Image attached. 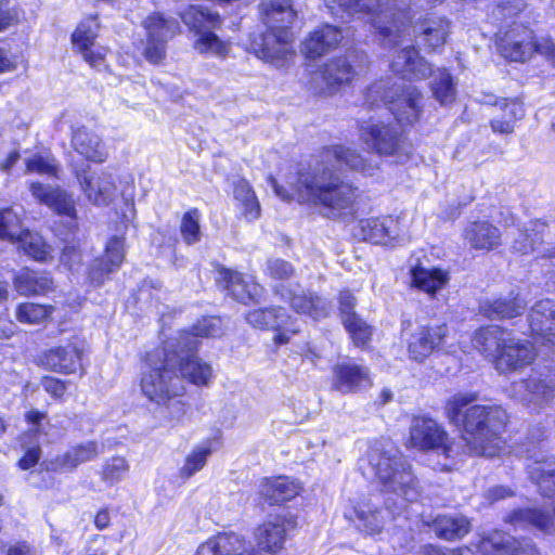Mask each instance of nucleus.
<instances>
[{"label":"nucleus","mask_w":555,"mask_h":555,"mask_svg":"<svg viewBox=\"0 0 555 555\" xmlns=\"http://www.w3.org/2000/svg\"><path fill=\"white\" fill-rule=\"evenodd\" d=\"M476 401V393H455L447 400L444 413L452 424L465 431L462 436L465 443L463 452L492 457L504 447L501 433L506 425L507 413L501 406L475 404Z\"/></svg>","instance_id":"obj_1"},{"label":"nucleus","mask_w":555,"mask_h":555,"mask_svg":"<svg viewBox=\"0 0 555 555\" xmlns=\"http://www.w3.org/2000/svg\"><path fill=\"white\" fill-rule=\"evenodd\" d=\"M274 193L282 199L297 198L300 203L320 207L328 218H338L352 211L358 190L343 181L330 167L317 166L311 171H298L287 181L289 190L281 186L273 177L268 179Z\"/></svg>","instance_id":"obj_2"},{"label":"nucleus","mask_w":555,"mask_h":555,"mask_svg":"<svg viewBox=\"0 0 555 555\" xmlns=\"http://www.w3.org/2000/svg\"><path fill=\"white\" fill-rule=\"evenodd\" d=\"M221 321L209 317L199 320L191 331H183L178 337L170 338L166 345L171 357L177 358V373L185 380L196 386H208L214 377L209 363L195 357L198 337H216L221 335Z\"/></svg>","instance_id":"obj_3"},{"label":"nucleus","mask_w":555,"mask_h":555,"mask_svg":"<svg viewBox=\"0 0 555 555\" xmlns=\"http://www.w3.org/2000/svg\"><path fill=\"white\" fill-rule=\"evenodd\" d=\"M367 462L384 488L406 502L420 496V486L411 465L388 440L375 441L367 451Z\"/></svg>","instance_id":"obj_4"},{"label":"nucleus","mask_w":555,"mask_h":555,"mask_svg":"<svg viewBox=\"0 0 555 555\" xmlns=\"http://www.w3.org/2000/svg\"><path fill=\"white\" fill-rule=\"evenodd\" d=\"M524 8L522 0H504L492 11L494 22L506 24L498 33V48L503 57L513 62H525L534 53H539L542 37H535L525 25L508 18L515 17Z\"/></svg>","instance_id":"obj_5"},{"label":"nucleus","mask_w":555,"mask_h":555,"mask_svg":"<svg viewBox=\"0 0 555 555\" xmlns=\"http://www.w3.org/2000/svg\"><path fill=\"white\" fill-rule=\"evenodd\" d=\"M141 390L147 399L156 403H165L185 393V385L177 373V358L169 354L166 344L146 354Z\"/></svg>","instance_id":"obj_6"},{"label":"nucleus","mask_w":555,"mask_h":555,"mask_svg":"<svg viewBox=\"0 0 555 555\" xmlns=\"http://www.w3.org/2000/svg\"><path fill=\"white\" fill-rule=\"evenodd\" d=\"M423 94L411 85L380 80L373 83L366 93V102L374 106L383 102L398 122L412 125L423 111Z\"/></svg>","instance_id":"obj_7"},{"label":"nucleus","mask_w":555,"mask_h":555,"mask_svg":"<svg viewBox=\"0 0 555 555\" xmlns=\"http://www.w3.org/2000/svg\"><path fill=\"white\" fill-rule=\"evenodd\" d=\"M182 22L197 35L194 48L199 53L225 57L229 53V44L222 41L215 33L206 28H216L221 24L218 12L201 5H190L181 13Z\"/></svg>","instance_id":"obj_8"},{"label":"nucleus","mask_w":555,"mask_h":555,"mask_svg":"<svg viewBox=\"0 0 555 555\" xmlns=\"http://www.w3.org/2000/svg\"><path fill=\"white\" fill-rule=\"evenodd\" d=\"M333 2L348 15L359 13L364 9L372 12L374 14L372 24L383 37V46L397 47L404 42L401 33L405 29H402L398 23L401 22V17H405V13L400 10L395 11V2L382 3L378 1L376 8L366 7L362 0H333Z\"/></svg>","instance_id":"obj_9"},{"label":"nucleus","mask_w":555,"mask_h":555,"mask_svg":"<svg viewBox=\"0 0 555 555\" xmlns=\"http://www.w3.org/2000/svg\"><path fill=\"white\" fill-rule=\"evenodd\" d=\"M359 131L362 142L380 156H393L402 160L412 152L411 143L391 125L370 120L363 122Z\"/></svg>","instance_id":"obj_10"},{"label":"nucleus","mask_w":555,"mask_h":555,"mask_svg":"<svg viewBox=\"0 0 555 555\" xmlns=\"http://www.w3.org/2000/svg\"><path fill=\"white\" fill-rule=\"evenodd\" d=\"M293 41L294 36L289 29H280L279 31L267 29L264 33L250 37L248 49L263 62L282 67L295 57Z\"/></svg>","instance_id":"obj_11"},{"label":"nucleus","mask_w":555,"mask_h":555,"mask_svg":"<svg viewBox=\"0 0 555 555\" xmlns=\"http://www.w3.org/2000/svg\"><path fill=\"white\" fill-rule=\"evenodd\" d=\"M75 177L86 199L94 206L107 207L118 194L116 177L107 169H76Z\"/></svg>","instance_id":"obj_12"},{"label":"nucleus","mask_w":555,"mask_h":555,"mask_svg":"<svg viewBox=\"0 0 555 555\" xmlns=\"http://www.w3.org/2000/svg\"><path fill=\"white\" fill-rule=\"evenodd\" d=\"M410 443L412 447L442 453L446 457L459 455L457 446L450 442L446 430L433 418L415 417L410 428Z\"/></svg>","instance_id":"obj_13"},{"label":"nucleus","mask_w":555,"mask_h":555,"mask_svg":"<svg viewBox=\"0 0 555 555\" xmlns=\"http://www.w3.org/2000/svg\"><path fill=\"white\" fill-rule=\"evenodd\" d=\"M143 27L146 31L143 55L150 63L158 64L166 55L167 41L180 30L179 22L154 12L143 21Z\"/></svg>","instance_id":"obj_14"},{"label":"nucleus","mask_w":555,"mask_h":555,"mask_svg":"<svg viewBox=\"0 0 555 555\" xmlns=\"http://www.w3.org/2000/svg\"><path fill=\"white\" fill-rule=\"evenodd\" d=\"M511 392L515 399L532 410H540L555 397V373H535L527 379L513 383Z\"/></svg>","instance_id":"obj_15"},{"label":"nucleus","mask_w":555,"mask_h":555,"mask_svg":"<svg viewBox=\"0 0 555 555\" xmlns=\"http://www.w3.org/2000/svg\"><path fill=\"white\" fill-rule=\"evenodd\" d=\"M245 319L255 328L278 331L274 341L280 345L288 343V333L299 332L298 320L288 315L281 307L255 309L249 311Z\"/></svg>","instance_id":"obj_16"},{"label":"nucleus","mask_w":555,"mask_h":555,"mask_svg":"<svg viewBox=\"0 0 555 555\" xmlns=\"http://www.w3.org/2000/svg\"><path fill=\"white\" fill-rule=\"evenodd\" d=\"M448 332L446 323L417 325L406 338L409 358L415 362H424L444 345Z\"/></svg>","instance_id":"obj_17"},{"label":"nucleus","mask_w":555,"mask_h":555,"mask_svg":"<svg viewBox=\"0 0 555 555\" xmlns=\"http://www.w3.org/2000/svg\"><path fill=\"white\" fill-rule=\"evenodd\" d=\"M360 231L363 240L382 245L403 240L405 232L401 218L393 216L361 220Z\"/></svg>","instance_id":"obj_18"},{"label":"nucleus","mask_w":555,"mask_h":555,"mask_svg":"<svg viewBox=\"0 0 555 555\" xmlns=\"http://www.w3.org/2000/svg\"><path fill=\"white\" fill-rule=\"evenodd\" d=\"M296 527V520L291 515L270 516L258 527L256 537L258 544L267 552L275 553L283 548L287 535Z\"/></svg>","instance_id":"obj_19"},{"label":"nucleus","mask_w":555,"mask_h":555,"mask_svg":"<svg viewBox=\"0 0 555 555\" xmlns=\"http://www.w3.org/2000/svg\"><path fill=\"white\" fill-rule=\"evenodd\" d=\"M534 358L535 351L531 343L511 335L494 360V365L499 372L508 373L531 364Z\"/></svg>","instance_id":"obj_20"},{"label":"nucleus","mask_w":555,"mask_h":555,"mask_svg":"<svg viewBox=\"0 0 555 555\" xmlns=\"http://www.w3.org/2000/svg\"><path fill=\"white\" fill-rule=\"evenodd\" d=\"M371 385L367 367L350 360L339 362L332 369V388L344 395L352 393Z\"/></svg>","instance_id":"obj_21"},{"label":"nucleus","mask_w":555,"mask_h":555,"mask_svg":"<svg viewBox=\"0 0 555 555\" xmlns=\"http://www.w3.org/2000/svg\"><path fill=\"white\" fill-rule=\"evenodd\" d=\"M275 294L280 295L284 301L289 302L296 313L307 314L314 320L325 318L331 309L327 300L314 293L306 294L282 285L275 288Z\"/></svg>","instance_id":"obj_22"},{"label":"nucleus","mask_w":555,"mask_h":555,"mask_svg":"<svg viewBox=\"0 0 555 555\" xmlns=\"http://www.w3.org/2000/svg\"><path fill=\"white\" fill-rule=\"evenodd\" d=\"M101 453L102 449L96 441H85L56 455L49 461L47 468L55 473H69L83 463L94 461Z\"/></svg>","instance_id":"obj_23"},{"label":"nucleus","mask_w":555,"mask_h":555,"mask_svg":"<svg viewBox=\"0 0 555 555\" xmlns=\"http://www.w3.org/2000/svg\"><path fill=\"white\" fill-rule=\"evenodd\" d=\"M29 191L40 204H44L60 216L76 220V202L73 195L68 194L66 191L39 182H31L29 184Z\"/></svg>","instance_id":"obj_24"},{"label":"nucleus","mask_w":555,"mask_h":555,"mask_svg":"<svg viewBox=\"0 0 555 555\" xmlns=\"http://www.w3.org/2000/svg\"><path fill=\"white\" fill-rule=\"evenodd\" d=\"M124 258V240L118 236L112 237L106 244L104 256L94 259L88 272L89 280L95 285H102L109 273L121 266Z\"/></svg>","instance_id":"obj_25"},{"label":"nucleus","mask_w":555,"mask_h":555,"mask_svg":"<svg viewBox=\"0 0 555 555\" xmlns=\"http://www.w3.org/2000/svg\"><path fill=\"white\" fill-rule=\"evenodd\" d=\"M82 350L75 344L51 348L40 357L41 364L51 371L72 374L81 367Z\"/></svg>","instance_id":"obj_26"},{"label":"nucleus","mask_w":555,"mask_h":555,"mask_svg":"<svg viewBox=\"0 0 555 555\" xmlns=\"http://www.w3.org/2000/svg\"><path fill=\"white\" fill-rule=\"evenodd\" d=\"M391 70L405 79H424L431 73L430 65L420 57L417 50L406 46L393 55Z\"/></svg>","instance_id":"obj_27"},{"label":"nucleus","mask_w":555,"mask_h":555,"mask_svg":"<svg viewBox=\"0 0 555 555\" xmlns=\"http://www.w3.org/2000/svg\"><path fill=\"white\" fill-rule=\"evenodd\" d=\"M482 555H535V548L528 542L521 543L515 538L494 531L483 538L479 544Z\"/></svg>","instance_id":"obj_28"},{"label":"nucleus","mask_w":555,"mask_h":555,"mask_svg":"<svg viewBox=\"0 0 555 555\" xmlns=\"http://www.w3.org/2000/svg\"><path fill=\"white\" fill-rule=\"evenodd\" d=\"M341 40V34L338 28L331 25L311 31L301 43V53L306 59L317 60L330 50L335 48Z\"/></svg>","instance_id":"obj_29"},{"label":"nucleus","mask_w":555,"mask_h":555,"mask_svg":"<svg viewBox=\"0 0 555 555\" xmlns=\"http://www.w3.org/2000/svg\"><path fill=\"white\" fill-rule=\"evenodd\" d=\"M72 146L87 160L102 164L108 157V152L102 139L86 127L73 129Z\"/></svg>","instance_id":"obj_30"},{"label":"nucleus","mask_w":555,"mask_h":555,"mask_svg":"<svg viewBox=\"0 0 555 555\" xmlns=\"http://www.w3.org/2000/svg\"><path fill=\"white\" fill-rule=\"evenodd\" d=\"M412 286L429 295L431 298L449 284V271L441 268H427L421 263L410 270Z\"/></svg>","instance_id":"obj_31"},{"label":"nucleus","mask_w":555,"mask_h":555,"mask_svg":"<svg viewBox=\"0 0 555 555\" xmlns=\"http://www.w3.org/2000/svg\"><path fill=\"white\" fill-rule=\"evenodd\" d=\"M464 238L474 249L492 250L501 245L500 230L486 220L470 222L464 230Z\"/></svg>","instance_id":"obj_32"},{"label":"nucleus","mask_w":555,"mask_h":555,"mask_svg":"<svg viewBox=\"0 0 555 555\" xmlns=\"http://www.w3.org/2000/svg\"><path fill=\"white\" fill-rule=\"evenodd\" d=\"M263 23L267 29L279 31L289 29L296 18V12L289 0H268L261 3Z\"/></svg>","instance_id":"obj_33"},{"label":"nucleus","mask_w":555,"mask_h":555,"mask_svg":"<svg viewBox=\"0 0 555 555\" xmlns=\"http://www.w3.org/2000/svg\"><path fill=\"white\" fill-rule=\"evenodd\" d=\"M327 162L334 159L339 166H346L366 176H373L378 169V163L372 158L364 159L356 150L343 145L328 149L324 155Z\"/></svg>","instance_id":"obj_34"},{"label":"nucleus","mask_w":555,"mask_h":555,"mask_svg":"<svg viewBox=\"0 0 555 555\" xmlns=\"http://www.w3.org/2000/svg\"><path fill=\"white\" fill-rule=\"evenodd\" d=\"M356 55H348L333 59L328 62L320 77L324 80L328 91H333L337 86L350 82L358 73V65L353 64Z\"/></svg>","instance_id":"obj_35"},{"label":"nucleus","mask_w":555,"mask_h":555,"mask_svg":"<svg viewBox=\"0 0 555 555\" xmlns=\"http://www.w3.org/2000/svg\"><path fill=\"white\" fill-rule=\"evenodd\" d=\"M530 479L545 498L555 495V459L552 456L531 460L527 464Z\"/></svg>","instance_id":"obj_36"},{"label":"nucleus","mask_w":555,"mask_h":555,"mask_svg":"<svg viewBox=\"0 0 555 555\" xmlns=\"http://www.w3.org/2000/svg\"><path fill=\"white\" fill-rule=\"evenodd\" d=\"M245 548V540L241 535L223 532L202 543L195 555H238Z\"/></svg>","instance_id":"obj_37"},{"label":"nucleus","mask_w":555,"mask_h":555,"mask_svg":"<svg viewBox=\"0 0 555 555\" xmlns=\"http://www.w3.org/2000/svg\"><path fill=\"white\" fill-rule=\"evenodd\" d=\"M512 334L498 325L479 328L473 339L474 347L493 362Z\"/></svg>","instance_id":"obj_38"},{"label":"nucleus","mask_w":555,"mask_h":555,"mask_svg":"<svg viewBox=\"0 0 555 555\" xmlns=\"http://www.w3.org/2000/svg\"><path fill=\"white\" fill-rule=\"evenodd\" d=\"M219 274L229 294L240 302L246 304L261 294V286L251 279L244 278L240 272L224 269Z\"/></svg>","instance_id":"obj_39"},{"label":"nucleus","mask_w":555,"mask_h":555,"mask_svg":"<svg viewBox=\"0 0 555 555\" xmlns=\"http://www.w3.org/2000/svg\"><path fill=\"white\" fill-rule=\"evenodd\" d=\"M507 521L518 527L532 526L545 532L555 531V499L552 513L539 508H522L513 512Z\"/></svg>","instance_id":"obj_40"},{"label":"nucleus","mask_w":555,"mask_h":555,"mask_svg":"<svg viewBox=\"0 0 555 555\" xmlns=\"http://www.w3.org/2000/svg\"><path fill=\"white\" fill-rule=\"evenodd\" d=\"M349 518L356 522L358 529L369 535L380 533L385 525L383 511L371 502L357 504Z\"/></svg>","instance_id":"obj_41"},{"label":"nucleus","mask_w":555,"mask_h":555,"mask_svg":"<svg viewBox=\"0 0 555 555\" xmlns=\"http://www.w3.org/2000/svg\"><path fill=\"white\" fill-rule=\"evenodd\" d=\"M300 487L286 476L266 478L259 486L260 494L271 504H278L295 498Z\"/></svg>","instance_id":"obj_42"},{"label":"nucleus","mask_w":555,"mask_h":555,"mask_svg":"<svg viewBox=\"0 0 555 555\" xmlns=\"http://www.w3.org/2000/svg\"><path fill=\"white\" fill-rule=\"evenodd\" d=\"M545 230V221L531 220L522 229H518L512 245L513 250L520 255L537 254L539 256V246Z\"/></svg>","instance_id":"obj_43"},{"label":"nucleus","mask_w":555,"mask_h":555,"mask_svg":"<svg viewBox=\"0 0 555 555\" xmlns=\"http://www.w3.org/2000/svg\"><path fill=\"white\" fill-rule=\"evenodd\" d=\"M14 287L23 296L41 295L53 288V281L46 272L23 270L14 278Z\"/></svg>","instance_id":"obj_44"},{"label":"nucleus","mask_w":555,"mask_h":555,"mask_svg":"<svg viewBox=\"0 0 555 555\" xmlns=\"http://www.w3.org/2000/svg\"><path fill=\"white\" fill-rule=\"evenodd\" d=\"M525 308V301L518 297L487 299L480 304L481 313L489 319L514 318L522 313Z\"/></svg>","instance_id":"obj_45"},{"label":"nucleus","mask_w":555,"mask_h":555,"mask_svg":"<svg viewBox=\"0 0 555 555\" xmlns=\"http://www.w3.org/2000/svg\"><path fill=\"white\" fill-rule=\"evenodd\" d=\"M469 519L463 515H440L434 520V530L444 540L461 539L470 531Z\"/></svg>","instance_id":"obj_46"},{"label":"nucleus","mask_w":555,"mask_h":555,"mask_svg":"<svg viewBox=\"0 0 555 555\" xmlns=\"http://www.w3.org/2000/svg\"><path fill=\"white\" fill-rule=\"evenodd\" d=\"M449 31V21L442 17H429L422 23L418 37L427 48L436 50L446 43Z\"/></svg>","instance_id":"obj_47"},{"label":"nucleus","mask_w":555,"mask_h":555,"mask_svg":"<svg viewBox=\"0 0 555 555\" xmlns=\"http://www.w3.org/2000/svg\"><path fill=\"white\" fill-rule=\"evenodd\" d=\"M233 194L238 209L247 220L253 221L259 218L261 211L260 204L247 180H237L234 183Z\"/></svg>","instance_id":"obj_48"},{"label":"nucleus","mask_w":555,"mask_h":555,"mask_svg":"<svg viewBox=\"0 0 555 555\" xmlns=\"http://www.w3.org/2000/svg\"><path fill=\"white\" fill-rule=\"evenodd\" d=\"M501 116H495L491 120L492 130L504 134L512 133L516 121L524 117L525 109L517 101H505L501 104Z\"/></svg>","instance_id":"obj_49"},{"label":"nucleus","mask_w":555,"mask_h":555,"mask_svg":"<svg viewBox=\"0 0 555 555\" xmlns=\"http://www.w3.org/2000/svg\"><path fill=\"white\" fill-rule=\"evenodd\" d=\"M14 244L17 248L23 250L24 254L38 261H46L51 258L52 248L46 243L43 237L37 233H31L28 230L20 237Z\"/></svg>","instance_id":"obj_50"},{"label":"nucleus","mask_w":555,"mask_h":555,"mask_svg":"<svg viewBox=\"0 0 555 555\" xmlns=\"http://www.w3.org/2000/svg\"><path fill=\"white\" fill-rule=\"evenodd\" d=\"M211 453L212 448L209 441L194 447L185 456L183 465L179 469L180 476L182 478H190L201 472L205 467Z\"/></svg>","instance_id":"obj_51"},{"label":"nucleus","mask_w":555,"mask_h":555,"mask_svg":"<svg viewBox=\"0 0 555 555\" xmlns=\"http://www.w3.org/2000/svg\"><path fill=\"white\" fill-rule=\"evenodd\" d=\"M430 89L434 98L442 105L452 103L455 100V87L452 77L444 69H439L434 74Z\"/></svg>","instance_id":"obj_52"},{"label":"nucleus","mask_w":555,"mask_h":555,"mask_svg":"<svg viewBox=\"0 0 555 555\" xmlns=\"http://www.w3.org/2000/svg\"><path fill=\"white\" fill-rule=\"evenodd\" d=\"M99 24L95 17L82 21L72 35V42L80 53L89 50L98 37Z\"/></svg>","instance_id":"obj_53"},{"label":"nucleus","mask_w":555,"mask_h":555,"mask_svg":"<svg viewBox=\"0 0 555 555\" xmlns=\"http://www.w3.org/2000/svg\"><path fill=\"white\" fill-rule=\"evenodd\" d=\"M26 230L21 227V219L11 208L0 210V238L15 243Z\"/></svg>","instance_id":"obj_54"},{"label":"nucleus","mask_w":555,"mask_h":555,"mask_svg":"<svg viewBox=\"0 0 555 555\" xmlns=\"http://www.w3.org/2000/svg\"><path fill=\"white\" fill-rule=\"evenodd\" d=\"M52 312L51 306H43L34 302L21 304L16 308L15 317L18 322L25 324H40L44 322Z\"/></svg>","instance_id":"obj_55"},{"label":"nucleus","mask_w":555,"mask_h":555,"mask_svg":"<svg viewBox=\"0 0 555 555\" xmlns=\"http://www.w3.org/2000/svg\"><path fill=\"white\" fill-rule=\"evenodd\" d=\"M199 220L201 212L196 208L190 209L182 216L180 232L188 245L198 243L202 238Z\"/></svg>","instance_id":"obj_56"},{"label":"nucleus","mask_w":555,"mask_h":555,"mask_svg":"<svg viewBox=\"0 0 555 555\" xmlns=\"http://www.w3.org/2000/svg\"><path fill=\"white\" fill-rule=\"evenodd\" d=\"M555 320V305L546 299L538 301L530 310L529 325L531 331H541L543 324Z\"/></svg>","instance_id":"obj_57"},{"label":"nucleus","mask_w":555,"mask_h":555,"mask_svg":"<svg viewBox=\"0 0 555 555\" xmlns=\"http://www.w3.org/2000/svg\"><path fill=\"white\" fill-rule=\"evenodd\" d=\"M129 472V464L122 456H113L102 466V480L108 485H114L124 479Z\"/></svg>","instance_id":"obj_58"},{"label":"nucleus","mask_w":555,"mask_h":555,"mask_svg":"<svg viewBox=\"0 0 555 555\" xmlns=\"http://www.w3.org/2000/svg\"><path fill=\"white\" fill-rule=\"evenodd\" d=\"M344 325L356 346L364 347L369 343L372 330L359 315L347 317L344 319Z\"/></svg>","instance_id":"obj_59"},{"label":"nucleus","mask_w":555,"mask_h":555,"mask_svg":"<svg viewBox=\"0 0 555 555\" xmlns=\"http://www.w3.org/2000/svg\"><path fill=\"white\" fill-rule=\"evenodd\" d=\"M23 18L24 11L14 0H0V33L18 25Z\"/></svg>","instance_id":"obj_60"},{"label":"nucleus","mask_w":555,"mask_h":555,"mask_svg":"<svg viewBox=\"0 0 555 555\" xmlns=\"http://www.w3.org/2000/svg\"><path fill=\"white\" fill-rule=\"evenodd\" d=\"M26 173L55 175L54 162L43 156L35 155L26 160Z\"/></svg>","instance_id":"obj_61"},{"label":"nucleus","mask_w":555,"mask_h":555,"mask_svg":"<svg viewBox=\"0 0 555 555\" xmlns=\"http://www.w3.org/2000/svg\"><path fill=\"white\" fill-rule=\"evenodd\" d=\"M539 257L555 258V223L546 222L539 246Z\"/></svg>","instance_id":"obj_62"},{"label":"nucleus","mask_w":555,"mask_h":555,"mask_svg":"<svg viewBox=\"0 0 555 555\" xmlns=\"http://www.w3.org/2000/svg\"><path fill=\"white\" fill-rule=\"evenodd\" d=\"M267 273L275 280H288L294 274L292 264L283 259H270Z\"/></svg>","instance_id":"obj_63"},{"label":"nucleus","mask_w":555,"mask_h":555,"mask_svg":"<svg viewBox=\"0 0 555 555\" xmlns=\"http://www.w3.org/2000/svg\"><path fill=\"white\" fill-rule=\"evenodd\" d=\"M415 555H472V550L469 547H459L443 552L439 547L426 545L421 547Z\"/></svg>","instance_id":"obj_64"}]
</instances>
